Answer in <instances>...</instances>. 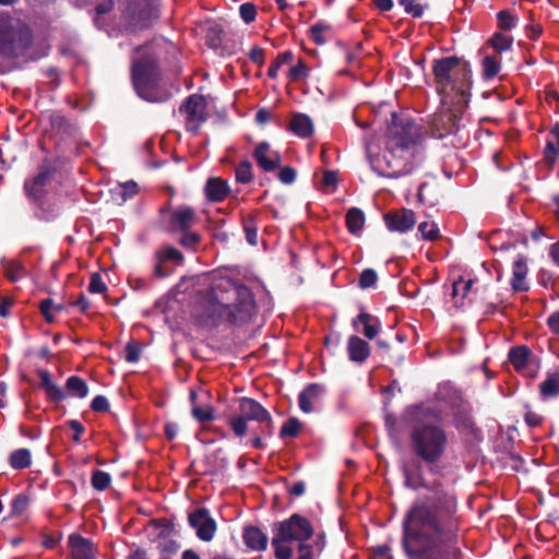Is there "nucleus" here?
I'll list each match as a JSON object with an SVG mask.
<instances>
[{
    "instance_id": "obj_1",
    "label": "nucleus",
    "mask_w": 559,
    "mask_h": 559,
    "mask_svg": "<svg viewBox=\"0 0 559 559\" xmlns=\"http://www.w3.org/2000/svg\"><path fill=\"white\" fill-rule=\"evenodd\" d=\"M404 475L407 486L428 489V493L414 503L404 524L405 539H415L424 548L418 559H461L453 490L438 480L428 484L407 467H404Z\"/></svg>"
},
{
    "instance_id": "obj_2",
    "label": "nucleus",
    "mask_w": 559,
    "mask_h": 559,
    "mask_svg": "<svg viewBox=\"0 0 559 559\" xmlns=\"http://www.w3.org/2000/svg\"><path fill=\"white\" fill-rule=\"evenodd\" d=\"M421 136L420 127L409 119L399 118L392 114V123L383 139L384 147L377 144L366 145L367 156L371 168L380 176L400 178L414 169V146Z\"/></svg>"
},
{
    "instance_id": "obj_3",
    "label": "nucleus",
    "mask_w": 559,
    "mask_h": 559,
    "mask_svg": "<svg viewBox=\"0 0 559 559\" xmlns=\"http://www.w3.org/2000/svg\"><path fill=\"white\" fill-rule=\"evenodd\" d=\"M205 301L211 317L234 324L248 322L255 311L251 290L229 277L216 281L207 292Z\"/></svg>"
},
{
    "instance_id": "obj_4",
    "label": "nucleus",
    "mask_w": 559,
    "mask_h": 559,
    "mask_svg": "<svg viewBox=\"0 0 559 559\" xmlns=\"http://www.w3.org/2000/svg\"><path fill=\"white\" fill-rule=\"evenodd\" d=\"M444 412L429 405H417L408 407L403 415V421L414 426L411 435L413 450L425 462H437L445 451L448 438L444 430L431 424V420H441Z\"/></svg>"
},
{
    "instance_id": "obj_5",
    "label": "nucleus",
    "mask_w": 559,
    "mask_h": 559,
    "mask_svg": "<svg viewBox=\"0 0 559 559\" xmlns=\"http://www.w3.org/2000/svg\"><path fill=\"white\" fill-rule=\"evenodd\" d=\"M435 85L440 95L450 97L457 95V102H466L471 87L468 71L460 63L456 57H447L436 60L432 67Z\"/></svg>"
},
{
    "instance_id": "obj_6",
    "label": "nucleus",
    "mask_w": 559,
    "mask_h": 559,
    "mask_svg": "<svg viewBox=\"0 0 559 559\" xmlns=\"http://www.w3.org/2000/svg\"><path fill=\"white\" fill-rule=\"evenodd\" d=\"M28 44V28L19 20L0 15V52L14 56L26 49Z\"/></svg>"
},
{
    "instance_id": "obj_7",
    "label": "nucleus",
    "mask_w": 559,
    "mask_h": 559,
    "mask_svg": "<svg viewBox=\"0 0 559 559\" xmlns=\"http://www.w3.org/2000/svg\"><path fill=\"white\" fill-rule=\"evenodd\" d=\"M253 420L260 424H271L270 413L255 400L241 397L239 400V414L228 420L234 435L238 438L246 436L248 431V421Z\"/></svg>"
},
{
    "instance_id": "obj_8",
    "label": "nucleus",
    "mask_w": 559,
    "mask_h": 559,
    "mask_svg": "<svg viewBox=\"0 0 559 559\" xmlns=\"http://www.w3.org/2000/svg\"><path fill=\"white\" fill-rule=\"evenodd\" d=\"M156 80L157 66L155 58L147 56L141 60H134L132 67V81L140 97L150 102L162 100V98L154 96Z\"/></svg>"
},
{
    "instance_id": "obj_9",
    "label": "nucleus",
    "mask_w": 559,
    "mask_h": 559,
    "mask_svg": "<svg viewBox=\"0 0 559 559\" xmlns=\"http://www.w3.org/2000/svg\"><path fill=\"white\" fill-rule=\"evenodd\" d=\"M436 399L449 405L453 409H457L454 413V424L456 428L463 432H467L473 429L474 423L469 415L468 407L463 403L460 393L450 384L439 385L436 392Z\"/></svg>"
},
{
    "instance_id": "obj_10",
    "label": "nucleus",
    "mask_w": 559,
    "mask_h": 559,
    "mask_svg": "<svg viewBox=\"0 0 559 559\" xmlns=\"http://www.w3.org/2000/svg\"><path fill=\"white\" fill-rule=\"evenodd\" d=\"M188 523L200 540L209 543L214 539L217 523L206 508H197L189 512Z\"/></svg>"
},
{
    "instance_id": "obj_11",
    "label": "nucleus",
    "mask_w": 559,
    "mask_h": 559,
    "mask_svg": "<svg viewBox=\"0 0 559 559\" xmlns=\"http://www.w3.org/2000/svg\"><path fill=\"white\" fill-rule=\"evenodd\" d=\"M206 102L201 95L193 94L187 98L180 107V112L185 116L188 131L197 132L200 126L206 120Z\"/></svg>"
},
{
    "instance_id": "obj_12",
    "label": "nucleus",
    "mask_w": 559,
    "mask_h": 559,
    "mask_svg": "<svg viewBox=\"0 0 559 559\" xmlns=\"http://www.w3.org/2000/svg\"><path fill=\"white\" fill-rule=\"evenodd\" d=\"M509 360L518 372L527 378H535L539 370V361L526 346L512 347Z\"/></svg>"
},
{
    "instance_id": "obj_13",
    "label": "nucleus",
    "mask_w": 559,
    "mask_h": 559,
    "mask_svg": "<svg viewBox=\"0 0 559 559\" xmlns=\"http://www.w3.org/2000/svg\"><path fill=\"white\" fill-rule=\"evenodd\" d=\"M195 211L188 205H180L171 211L168 226L173 233H182L190 230L197 223Z\"/></svg>"
},
{
    "instance_id": "obj_14",
    "label": "nucleus",
    "mask_w": 559,
    "mask_h": 559,
    "mask_svg": "<svg viewBox=\"0 0 559 559\" xmlns=\"http://www.w3.org/2000/svg\"><path fill=\"white\" fill-rule=\"evenodd\" d=\"M253 157L258 166L266 173L275 170L282 163L280 152L273 150L267 142H261L257 145Z\"/></svg>"
},
{
    "instance_id": "obj_15",
    "label": "nucleus",
    "mask_w": 559,
    "mask_h": 559,
    "mask_svg": "<svg viewBox=\"0 0 559 559\" xmlns=\"http://www.w3.org/2000/svg\"><path fill=\"white\" fill-rule=\"evenodd\" d=\"M384 221L391 231L406 233L416 224V216L412 210L400 209L386 213Z\"/></svg>"
},
{
    "instance_id": "obj_16",
    "label": "nucleus",
    "mask_w": 559,
    "mask_h": 559,
    "mask_svg": "<svg viewBox=\"0 0 559 559\" xmlns=\"http://www.w3.org/2000/svg\"><path fill=\"white\" fill-rule=\"evenodd\" d=\"M50 180V171L41 168L39 173L27 179L24 183V191L27 199L39 204L46 194V186Z\"/></svg>"
},
{
    "instance_id": "obj_17",
    "label": "nucleus",
    "mask_w": 559,
    "mask_h": 559,
    "mask_svg": "<svg viewBox=\"0 0 559 559\" xmlns=\"http://www.w3.org/2000/svg\"><path fill=\"white\" fill-rule=\"evenodd\" d=\"M323 393L324 388L317 383H312L305 388L298 396L300 411L304 413H311L319 409Z\"/></svg>"
},
{
    "instance_id": "obj_18",
    "label": "nucleus",
    "mask_w": 559,
    "mask_h": 559,
    "mask_svg": "<svg viewBox=\"0 0 559 559\" xmlns=\"http://www.w3.org/2000/svg\"><path fill=\"white\" fill-rule=\"evenodd\" d=\"M69 547L73 559H95L93 544L87 538L73 534L69 537Z\"/></svg>"
},
{
    "instance_id": "obj_19",
    "label": "nucleus",
    "mask_w": 559,
    "mask_h": 559,
    "mask_svg": "<svg viewBox=\"0 0 559 559\" xmlns=\"http://www.w3.org/2000/svg\"><path fill=\"white\" fill-rule=\"evenodd\" d=\"M353 326L357 331L361 332L367 338L372 340L378 335L381 323L378 318L369 313L361 312L353 320Z\"/></svg>"
},
{
    "instance_id": "obj_20",
    "label": "nucleus",
    "mask_w": 559,
    "mask_h": 559,
    "mask_svg": "<svg viewBox=\"0 0 559 559\" xmlns=\"http://www.w3.org/2000/svg\"><path fill=\"white\" fill-rule=\"evenodd\" d=\"M230 192V188L226 180L219 177L210 178L204 187V193L211 202L224 201Z\"/></svg>"
},
{
    "instance_id": "obj_21",
    "label": "nucleus",
    "mask_w": 559,
    "mask_h": 559,
    "mask_svg": "<svg viewBox=\"0 0 559 559\" xmlns=\"http://www.w3.org/2000/svg\"><path fill=\"white\" fill-rule=\"evenodd\" d=\"M347 353L352 361L362 364L370 356V346L359 336L350 335L347 341Z\"/></svg>"
},
{
    "instance_id": "obj_22",
    "label": "nucleus",
    "mask_w": 559,
    "mask_h": 559,
    "mask_svg": "<svg viewBox=\"0 0 559 559\" xmlns=\"http://www.w3.org/2000/svg\"><path fill=\"white\" fill-rule=\"evenodd\" d=\"M527 263L524 257H519L513 262L511 286L514 292H526L528 289Z\"/></svg>"
},
{
    "instance_id": "obj_23",
    "label": "nucleus",
    "mask_w": 559,
    "mask_h": 559,
    "mask_svg": "<svg viewBox=\"0 0 559 559\" xmlns=\"http://www.w3.org/2000/svg\"><path fill=\"white\" fill-rule=\"evenodd\" d=\"M243 542L252 550L262 551L266 549L267 536L258 527L249 526L243 530Z\"/></svg>"
},
{
    "instance_id": "obj_24",
    "label": "nucleus",
    "mask_w": 559,
    "mask_h": 559,
    "mask_svg": "<svg viewBox=\"0 0 559 559\" xmlns=\"http://www.w3.org/2000/svg\"><path fill=\"white\" fill-rule=\"evenodd\" d=\"M544 160L552 166L559 157V124H556L549 132L544 148Z\"/></svg>"
},
{
    "instance_id": "obj_25",
    "label": "nucleus",
    "mask_w": 559,
    "mask_h": 559,
    "mask_svg": "<svg viewBox=\"0 0 559 559\" xmlns=\"http://www.w3.org/2000/svg\"><path fill=\"white\" fill-rule=\"evenodd\" d=\"M289 130L300 138H308L313 133L312 120L305 114H294L289 122Z\"/></svg>"
},
{
    "instance_id": "obj_26",
    "label": "nucleus",
    "mask_w": 559,
    "mask_h": 559,
    "mask_svg": "<svg viewBox=\"0 0 559 559\" xmlns=\"http://www.w3.org/2000/svg\"><path fill=\"white\" fill-rule=\"evenodd\" d=\"M539 392L544 399L559 395V369L547 374L546 379L539 384Z\"/></svg>"
},
{
    "instance_id": "obj_27",
    "label": "nucleus",
    "mask_w": 559,
    "mask_h": 559,
    "mask_svg": "<svg viewBox=\"0 0 559 559\" xmlns=\"http://www.w3.org/2000/svg\"><path fill=\"white\" fill-rule=\"evenodd\" d=\"M473 284L474 282L472 280L465 281L463 278L453 283L452 297L456 306H462L464 304L467 293L471 290Z\"/></svg>"
},
{
    "instance_id": "obj_28",
    "label": "nucleus",
    "mask_w": 559,
    "mask_h": 559,
    "mask_svg": "<svg viewBox=\"0 0 559 559\" xmlns=\"http://www.w3.org/2000/svg\"><path fill=\"white\" fill-rule=\"evenodd\" d=\"M364 224H365V216L360 210L353 207L347 212L346 225H347L348 230L352 234H356V233L360 231L364 227Z\"/></svg>"
},
{
    "instance_id": "obj_29",
    "label": "nucleus",
    "mask_w": 559,
    "mask_h": 559,
    "mask_svg": "<svg viewBox=\"0 0 559 559\" xmlns=\"http://www.w3.org/2000/svg\"><path fill=\"white\" fill-rule=\"evenodd\" d=\"M32 455L27 449H19L11 453L10 465L14 469H24L31 465Z\"/></svg>"
},
{
    "instance_id": "obj_30",
    "label": "nucleus",
    "mask_w": 559,
    "mask_h": 559,
    "mask_svg": "<svg viewBox=\"0 0 559 559\" xmlns=\"http://www.w3.org/2000/svg\"><path fill=\"white\" fill-rule=\"evenodd\" d=\"M66 388L73 396L80 399H83L88 394V388L86 382L78 376L70 377L67 380Z\"/></svg>"
},
{
    "instance_id": "obj_31",
    "label": "nucleus",
    "mask_w": 559,
    "mask_h": 559,
    "mask_svg": "<svg viewBox=\"0 0 559 559\" xmlns=\"http://www.w3.org/2000/svg\"><path fill=\"white\" fill-rule=\"evenodd\" d=\"M513 37L502 33H496L489 40V45L497 51L503 52L512 47Z\"/></svg>"
},
{
    "instance_id": "obj_32",
    "label": "nucleus",
    "mask_w": 559,
    "mask_h": 559,
    "mask_svg": "<svg viewBox=\"0 0 559 559\" xmlns=\"http://www.w3.org/2000/svg\"><path fill=\"white\" fill-rule=\"evenodd\" d=\"M501 69L500 60L495 56H486L483 60V73L486 79L495 78Z\"/></svg>"
},
{
    "instance_id": "obj_33",
    "label": "nucleus",
    "mask_w": 559,
    "mask_h": 559,
    "mask_svg": "<svg viewBox=\"0 0 559 559\" xmlns=\"http://www.w3.org/2000/svg\"><path fill=\"white\" fill-rule=\"evenodd\" d=\"M4 274L7 278L11 282H16L26 275L25 267L15 261L7 262L4 265Z\"/></svg>"
},
{
    "instance_id": "obj_34",
    "label": "nucleus",
    "mask_w": 559,
    "mask_h": 559,
    "mask_svg": "<svg viewBox=\"0 0 559 559\" xmlns=\"http://www.w3.org/2000/svg\"><path fill=\"white\" fill-rule=\"evenodd\" d=\"M155 258L159 259V260H164L165 262L166 261H175L177 263H181L183 260L182 253L178 249H176L175 247H171V246H167V247L159 249L155 253Z\"/></svg>"
},
{
    "instance_id": "obj_35",
    "label": "nucleus",
    "mask_w": 559,
    "mask_h": 559,
    "mask_svg": "<svg viewBox=\"0 0 559 559\" xmlns=\"http://www.w3.org/2000/svg\"><path fill=\"white\" fill-rule=\"evenodd\" d=\"M293 59H294V53L292 51H285L283 53H280L277 56V58L271 63V66L267 70V75L271 79H275L277 76V72H278L280 68L283 64H286V63L293 61Z\"/></svg>"
},
{
    "instance_id": "obj_36",
    "label": "nucleus",
    "mask_w": 559,
    "mask_h": 559,
    "mask_svg": "<svg viewBox=\"0 0 559 559\" xmlns=\"http://www.w3.org/2000/svg\"><path fill=\"white\" fill-rule=\"evenodd\" d=\"M498 27L502 31H510L518 24V17L507 10H502L497 14Z\"/></svg>"
},
{
    "instance_id": "obj_37",
    "label": "nucleus",
    "mask_w": 559,
    "mask_h": 559,
    "mask_svg": "<svg viewBox=\"0 0 559 559\" xmlns=\"http://www.w3.org/2000/svg\"><path fill=\"white\" fill-rule=\"evenodd\" d=\"M39 309L46 321L52 322L55 320L56 312L60 311L62 307L56 305L52 299L47 298L40 302Z\"/></svg>"
},
{
    "instance_id": "obj_38",
    "label": "nucleus",
    "mask_w": 559,
    "mask_h": 559,
    "mask_svg": "<svg viewBox=\"0 0 559 559\" xmlns=\"http://www.w3.org/2000/svg\"><path fill=\"white\" fill-rule=\"evenodd\" d=\"M301 430V423L297 418H289L286 420L281 429L282 438H295Z\"/></svg>"
},
{
    "instance_id": "obj_39",
    "label": "nucleus",
    "mask_w": 559,
    "mask_h": 559,
    "mask_svg": "<svg viewBox=\"0 0 559 559\" xmlns=\"http://www.w3.org/2000/svg\"><path fill=\"white\" fill-rule=\"evenodd\" d=\"M236 180L240 183H249L252 180V166L248 160L236 168Z\"/></svg>"
},
{
    "instance_id": "obj_40",
    "label": "nucleus",
    "mask_w": 559,
    "mask_h": 559,
    "mask_svg": "<svg viewBox=\"0 0 559 559\" xmlns=\"http://www.w3.org/2000/svg\"><path fill=\"white\" fill-rule=\"evenodd\" d=\"M182 236L179 239V243L187 249H195L201 242L200 234L190 230L182 231Z\"/></svg>"
},
{
    "instance_id": "obj_41",
    "label": "nucleus",
    "mask_w": 559,
    "mask_h": 559,
    "mask_svg": "<svg viewBox=\"0 0 559 559\" xmlns=\"http://www.w3.org/2000/svg\"><path fill=\"white\" fill-rule=\"evenodd\" d=\"M330 29V26L324 23H316L310 27V37L311 39L318 44L322 45L326 41V38L324 37V33H326Z\"/></svg>"
},
{
    "instance_id": "obj_42",
    "label": "nucleus",
    "mask_w": 559,
    "mask_h": 559,
    "mask_svg": "<svg viewBox=\"0 0 559 559\" xmlns=\"http://www.w3.org/2000/svg\"><path fill=\"white\" fill-rule=\"evenodd\" d=\"M418 233L426 240H435L438 238L439 229L433 222H423L418 226Z\"/></svg>"
},
{
    "instance_id": "obj_43",
    "label": "nucleus",
    "mask_w": 559,
    "mask_h": 559,
    "mask_svg": "<svg viewBox=\"0 0 559 559\" xmlns=\"http://www.w3.org/2000/svg\"><path fill=\"white\" fill-rule=\"evenodd\" d=\"M110 475L103 471H96L92 475V486L96 490H105L110 484Z\"/></svg>"
},
{
    "instance_id": "obj_44",
    "label": "nucleus",
    "mask_w": 559,
    "mask_h": 559,
    "mask_svg": "<svg viewBox=\"0 0 559 559\" xmlns=\"http://www.w3.org/2000/svg\"><path fill=\"white\" fill-rule=\"evenodd\" d=\"M243 230L246 233V238L250 245H257L258 242V234L257 226L254 224L253 217L248 216L243 218Z\"/></svg>"
},
{
    "instance_id": "obj_45",
    "label": "nucleus",
    "mask_w": 559,
    "mask_h": 559,
    "mask_svg": "<svg viewBox=\"0 0 559 559\" xmlns=\"http://www.w3.org/2000/svg\"><path fill=\"white\" fill-rule=\"evenodd\" d=\"M399 3L414 17H420L424 13V7L418 0H399Z\"/></svg>"
},
{
    "instance_id": "obj_46",
    "label": "nucleus",
    "mask_w": 559,
    "mask_h": 559,
    "mask_svg": "<svg viewBox=\"0 0 559 559\" xmlns=\"http://www.w3.org/2000/svg\"><path fill=\"white\" fill-rule=\"evenodd\" d=\"M192 416L200 423H207L214 419V412L211 406H193Z\"/></svg>"
},
{
    "instance_id": "obj_47",
    "label": "nucleus",
    "mask_w": 559,
    "mask_h": 559,
    "mask_svg": "<svg viewBox=\"0 0 559 559\" xmlns=\"http://www.w3.org/2000/svg\"><path fill=\"white\" fill-rule=\"evenodd\" d=\"M378 281V275L374 270L366 269L361 272L359 277V286L364 289L373 287Z\"/></svg>"
},
{
    "instance_id": "obj_48",
    "label": "nucleus",
    "mask_w": 559,
    "mask_h": 559,
    "mask_svg": "<svg viewBox=\"0 0 559 559\" xmlns=\"http://www.w3.org/2000/svg\"><path fill=\"white\" fill-rule=\"evenodd\" d=\"M308 76V68L304 60H299L298 63L290 68L288 78L292 81H301Z\"/></svg>"
},
{
    "instance_id": "obj_49",
    "label": "nucleus",
    "mask_w": 559,
    "mask_h": 559,
    "mask_svg": "<svg viewBox=\"0 0 559 559\" xmlns=\"http://www.w3.org/2000/svg\"><path fill=\"white\" fill-rule=\"evenodd\" d=\"M88 290L93 294H103L107 290V285L97 273L92 274Z\"/></svg>"
},
{
    "instance_id": "obj_50",
    "label": "nucleus",
    "mask_w": 559,
    "mask_h": 559,
    "mask_svg": "<svg viewBox=\"0 0 559 559\" xmlns=\"http://www.w3.org/2000/svg\"><path fill=\"white\" fill-rule=\"evenodd\" d=\"M141 348L135 342H130L126 346V360L129 362H136L140 359Z\"/></svg>"
},
{
    "instance_id": "obj_51",
    "label": "nucleus",
    "mask_w": 559,
    "mask_h": 559,
    "mask_svg": "<svg viewBox=\"0 0 559 559\" xmlns=\"http://www.w3.org/2000/svg\"><path fill=\"white\" fill-rule=\"evenodd\" d=\"M296 176H297L296 170L290 166L281 168L277 174V178L280 179V181L285 185L293 183L296 179Z\"/></svg>"
},
{
    "instance_id": "obj_52",
    "label": "nucleus",
    "mask_w": 559,
    "mask_h": 559,
    "mask_svg": "<svg viewBox=\"0 0 559 559\" xmlns=\"http://www.w3.org/2000/svg\"><path fill=\"white\" fill-rule=\"evenodd\" d=\"M240 16L246 23L254 21L257 16L255 7L252 3H243L240 5Z\"/></svg>"
},
{
    "instance_id": "obj_53",
    "label": "nucleus",
    "mask_w": 559,
    "mask_h": 559,
    "mask_svg": "<svg viewBox=\"0 0 559 559\" xmlns=\"http://www.w3.org/2000/svg\"><path fill=\"white\" fill-rule=\"evenodd\" d=\"M120 189L123 200L134 197L139 191L138 183L134 181L124 182L120 186Z\"/></svg>"
},
{
    "instance_id": "obj_54",
    "label": "nucleus",
    "mask_w": 559,
    "mask_h": 559,
    "mask_svg": "<svg viewBox=\"0 0 559 559\" xmlns=\"http://www.w3.org/2000/svg\"><path fill=\"white\" fill-rule=\"evenodd\" d=\"M47 396L52 401H61L64 399V393L60 386L56 383H51L47 389H45Z\"/></svg>"
},
{
    "instance_id": "obj_55",
    "label": "nucleus",
    "mask_w": 559,
    "mask_h": 559,
    "mask_svg": "<svg viewBox=\"0 0 559 559\" xmlns=\"http://www.w3.org/2000/svg\"><path fill=\"white\" fill-rule=\"evenodd\" d=\"M91 407L95 412H105L109 408V403L105 396L98 395L92 401Z\"/></svg>"
},
{
    "instance_id": "obj_56",
    "label": "nucleus",
    "mask_w": 559,
    "mask_h": 559,
    "mask_svg": "<svg viewBox=\"0 0 559 559\" xmlns=\"http://www.w3.org/2000/svg\"><path fill=\"white\" fill-rule=\"evenodd\" d=\"M249 58L255 64L262 66L264 63V50L258 46H254L250 50Z\"/></svg>"
},
{
    "instance_id": "obj_57",
    "label": "nucleus",
    "mask_w": 559,
    "mask_h": 559,
    "mask_svg": "<svg viewBox=\"0 0 559 559\" xmlns=\"http://www.w3.org/2000/svg\"><path fill=\"white\" fill-rule=\"evenodd\" d=\"M547 325L554 334L559 335V311L552 312L547 318Z\"/></svg>"
},
{
    "instance_id": "obj_58",
    "label": "nucleus",
    "mask_w": 559,
    "mask_h": 559,
    "mask_svg": "<svg viewBox=\"0 0 559 559\" xmlns=\"http://www.w3.org/2000/svg\"><path fill=\"white\" fill-rule=\"evenodd\" d=\"M38 377L40 379V388L47 389L53 381L51 380L50 373L47 370H39Z\"/></svg>"
},
{
    "instance_id": "obj_59",
    "label": "nucleus",
    "mask_w": 559,
    "mask_h": 559,
    "mask_svg": "<svg viewBox=\"0 0 559 559\" xmlns=\"http://www.w3.org/2000/svg\"><path fill=\"white\" fill-rule=\"evenodd\" d=\"M525 421L528 426L536 427L542 423V417L534 412H528L525 415Z\"/></svg>"
},
{
    "instance_id": "obj_60",
    "label": "nucleus",
    "mask_w": 559,
    "mask_h": 559,
    "mask_svg": "<svg viewBox=\"0 0 559 559\" xmlns=\"http://www.w3.org/2000/svg\"><path fill=\"white\" fill-rule=\"evenodd\" d=\"M71 429L74 430V436H73V440L75 442L80 441V436L82 435V432L84 431V427L81 423H79L78 420H71L69 423Z\"/></svg>"
},
{
    "instance_id": "obj_61",
    "label": "nucleus",
    "mask_w": 559,
    "mask_h": 559,
    "mask_svg": "<svg viewBox=\"0 0 559 559\" xmlns=\"http://www.w3.org/2000/svg\"><path fill=\"white\" fill-rule=\"evenodd\" d=\"M305 484L302 481H297L293 486L289 487L288 491L290 495L300 497L305 492Z\"/></svg>"
},
{
    "instance_id": "obj_62",
    "label": "nucleus",
    "mask_w": 559,
    "mask_h": 559,
    "mask_svg": "<svg viewBox=\"0 0 559 559\" xmlns=\"http://www.w3.org/2000/svg\"><path fill=\"white\" fill-rule=\"evenodd\" d=\"M322 181H323V185L326 187H334L337 181V176L335 173L326 171L323 175Z\"/></svg>"
},
{
    "instance_id": "obj_63",
    "label": "nucleus",
    "mask_w": 559,
    "mask_h": 559,
    "mask_svg": "<svg viewBox=\"0 0 559 559\" xmlns=\"http://www.w3.org/2000/svg\"><path fill=\"white\" fill-rule=\"evenodd\" d=\"M164 260L155 258L154 273L157 277H165L168 274V271L164 269Z\"/></svg>"
},
{
    "instance_id": "obj_64",
    "label": "nucleus",
    "mask_w": 559,
    "mask_h": 559,
    "mask_svg": "<svg viewBox=\"0 0 559 559\" xmlns=\"http://www.w3.org/2000/svg\"><path fill=\"white\" fill-rule=\"evenodd\" d=\"M271 119V112L267 110V109H259L257 115H255V120L261 123V124H264L266 123L267 121H270Z\"/></svg>"
}]
</instances>
